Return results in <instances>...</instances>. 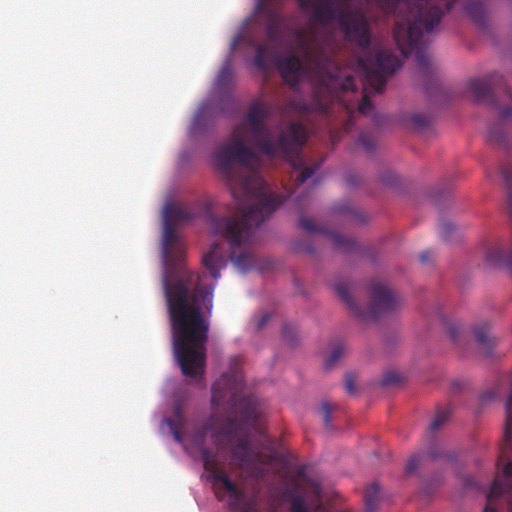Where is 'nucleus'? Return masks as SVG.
Returning <instances> with one entry per match:
<instances>
[{"mask_svg": "<svg viewBox=\"0 0 512 512\" xmlns=\"http://www.w3.org/2000/svg\"><path fill=\"white\" fill-rule=\"evenodd\" d=\"M282 335L285 340H287L290 343H293L296 339V330L292 325L285 324L282 329Z\"/></svg>", "mask_w": 512, "mask_h": 512, "instance_id": "obj_32", "label": "nucleus"}, {"mask_svg": "<svg viewBox=\"0 0 512 512\" xmlns=\"http://www.w3.org/2000/svg\"><path fill=\"white\" fill-rule=\"evenodd\" d=\"M299 226L308 233H317L326 236L332 242L334 249L338 251L348 253L357 249V243L353 238L345 237L337 232L331 231L324 225L315 224L309 217H300Z\"/></svg>", "mask_w": 512, "mask_h": 512, "instance_id": "obj_12", "label": "nucleus"}, {"mask_svg": "<svg viewBox=\"0 0 512 512\" xmlns=\"http://www.w3.org/2000/svg\"><path fill=\"white\" fill-rule=\"evenodd\" d=\"M379 494H380V487L378 484L373 483L367 488L365 495H364L367 512H375V510L377 508Z\"/></svg>", "mask_w": 512, "mask_h": 512, "instance_id": "obj_20", "label": "nucleus"}, {"mask_svg": "<svg viewBox=\"0 0 512 512\" xmlns=\"http://www.w3.org/2000/svg\"><path fill=\"white\" fill-rule=\"evenodd\" d=\"M358 142L362 145V147L368 152L372 153L376 147V141L370 135L365 133H361L358 137Z\"/></svg>", "mask_w": 512, "mask_h": 512, "instance_id": "obj_28", "label": "nucleus"}, {"mask_svg": "<svg viewBox=\"0 0 512 512\" xmlns=\"http://www.w3.org/2000/svg\"><path fill=\"white\" fill-rule=\"evenodd\" d=\"M295 38L298 47V54L291 53L285 57H276L275 62L283 79L292 87L296 86L300 79L307 73H316L323 78V88L329 90L325 99H320L318 92L315 93V109L320 114H326L330 102L334 98H340L331 89L340 90V93L356 92L357 86L352 75H343L337 62L327 55L323 45L318 40L316 33L312 30L297 29Z\"/></svg>", "mask_w": 512, "mask_h": 512, "instance_id": "obj_4", "label": "nucleus"}, {"mask_svg": "<svg viewBox=\"0 0 512 512\" xmlns=\"http://www.w3.org/2000/svg\"><path fill=\"white\" fill-rule=\"evenodd\" d=\"M411 121L418 127H425L428 125V118L421 114H414L411 117Z\"/></svg>", "mask_w": 512, "mask_h": 512, "instance_id": "obj_34", "label": "nucleus"}, {"mask_svg": "<svg viewBox=\"0 0 512 512\" xmlns=\"http://www.w3.org/2000/svg\"><path fill=\"white\" fill-rule=\"evenodd\" d=\"M468 17L479 27L484 28L487 24V10L480 0H469L464 6Z\"/></svg>", "mask_w": 512, "mask_h": 512, "instance_id": "obj_15", "label": "nucleus"}, {"mask_svg": "<svg viewBox=\"0 0 512 512\" xmlns=\"http://www.w3.org/2000/svg\"><path fill=\"white\" fill-rule=\"evenodd\" d=\"M195 217L186 205L166 204L161 250L173 352L182 373L190 377L204 372L214 290L212 285L204 283L206 275L184 265V250L176 226Z\"/></svg>", "mask_w": 512, "mask_h": 512, "instance_id": "obj_1", "label": "nucleus"}, {"mask_svg": "<svg viewBox=\"0 0 512 512\" xmlns=\"http://www.w3.org/2000/svg\"><path fill=\"white\" fill-rule=\"evenodd\" d=\"M420 460H421V454L412 455L406 464V472L414 473L419 466Z\"/></svg>", "mask_w": 512, "mask_h": 512, "instance_id": "obj_31", "label": "nucleus"}, {"mask_svg": "<svg viewBox=\"0 0 512 512\" xmlns=\"http://www.w3.org/2000/svg\"><path fill=\"white\" fill-rule=\"evenodd\" d=\"M374 2L385 14L396 15L400 8L405 10L401 19L395 22L393 38L405 58L415 54V61L426 79L425 91L433 96L428 85L431 84L438 89V79L431 60L424 51L422 38L424 32H431L440 23L443 11L439 7H430L428 11L423 12L417 5H412V0H374Z\"/></svg>", "mask_w": 512, "mask_h": 512, "instance_id": "obj_6", "label": "nucleus"}, {"mask_svg": "<svg viewBox=\"0 0 512 512\" xmlns=\"http://www.w3.org/2000/svg\"><path fill=\"white\" fill-rule=\"evenodd\" d=\"M291 512H308L304 500L301 497H294L292 499Z\"/></svg>", "mask_w": 512, "mask_h": 512, "instance_id": "obj_33", "label": "nucleus"}, {"mask_svg": "<svg viewBox=\"0 0 512 512\" xmlns=\"http://www.w3.org/2000/svg\"><path fill=\"white\" fill-rule=\"evenodd\" d=\"M429 455H430L432 458H438V457H440V456H441V454H440V453L435 452L434 450H430V451H429Z\"/></svg>", "mask_w": 512, "mask_h": 512, "instance_id": "obj_42", "label": "nucleus"}, {"mask_svg": "<svg viewBox=\"0 0 512 512\" xmlns=\"http://www.w3.org/2000/svg\"><path fill=\"white\" fill-rule=\"evenodd\" d=\"M345 388H346V391L349 394H354L355 393L354 379H353V376L350 375V374L346 375V378H345Z\"/></svg>", "mask_w": 512, "mask_h": 512, "instance_id": "obj_36", "label": "nucleus"}, {"mask_svg": "<svg viewBox=\"0 0 512 512\" xmlns=\"http://www.w3.org/2000/svg\"><path fill=\"white\" fill-rule=\"evenodd\" d=\"M299 5L302 9L307 10L309 6L313 4V0H298Z\"/></svg>", "mask_w": 512, "mask_h": 512, "instance_id": "obj_39", "label": "nucleus"}, {"mask_svg": "<svg viewBox=\"0 0 512 512\" xmlns=\"http://www.w3.org/2000/svg\"><path fill=\"white\" fill-rule=\"evenodd\" d=\"M359 64L364 69L365 81L358 111L367 115L373 109L369 93H382L386 87L387 77L402 66V61L389 50H380L375 56L360 59Z\"/></svg>", "mask_w": 512, "mask_h": 512, "instance_id": "obj_8", "label": "nucleus"}, {"mask_svg": "<svg viewBox=\"0 0 512 512\" xmlns=\"http://www.w3.org/2000/svg\"><path fill=\"white\" fill-rule=\"evenodd\" d=\"M207 433V427L196 431L193 435V443L199 449L204 468L209 472V479L222 485L228 493V505L231 509L239 507L248 497L229 477V475L220 467L218 457L209 448L205 447L204 440Z\"/></svg>", "mask_w": 512, "mask_h": 512, "instance_id": "obj_11", "label": "nucleus"}, {"mask_svg": "<svg viewBox=\"0 0 512 512\" xmlns=\"http://www.w3.org/2000/svg\"><path fill=\"white\" fill-rule=\"evenodd\" d=\"M500 80H502V76L494 73L483 78L470 80L468 88L474 95L476 101H488L493 107L499 110L500 121L488 126L487 141L491 145L506 148L507 135L504 121L512 116V94L509 90L505 89V95L509 101L505 106H500L495 101L492 90L494 85Z\"/></svg>", "mask_w": 512, "mask_h": 512, "instance_id": "obj_9", "label": "nucleus"}, {"mask_svg": "<svg viewBox=\"0 0 512 512\" xmlns=\"http://www.w3.org/2000/svg\"><path fill=\"white\" fill-rule=\"evenodd\" d=\"M204 266L211 272L212 277L217 280L220 278V270L226 266V257L220 247V244L214 242L210 250L202 257Z\"/></svg>", "mask_w": 512, "mask_h": 512, "instance_id": "obj_14", "label": "nucleus"}, {"mask_svg": "<svg viewBox=\"0 0 512 512\" xmlns=\"http://www.w3.org/2000/svg\"><path fill=\"white\" fill-rule=\"evenodd\" d=\"M216 168L226 179L236 201L241 218L214 216L206 205V218L213 234L220 236L229 246V258L240 271L250 270L255 259L246 246L252 242L255 229L280 207L287 195L269 190L267 182L252 167L257 161L253 150L245 143L244 133L238 126L230 140L213 153Z\"/></svg>", "mask_w": 512, "mask_h": 512, "instance_id": "obj_2", "label": "nucleus"}, {"mask_svg": "<svg viewBox=\"0 0 512 512\" xmlns=\"http://www.w3.org/2000/svg\"><path fill=\"white\" fill-rule=\"evenodd\" d=\"M333 407L328 402H323L320 407V413L323 418V422L326 428L331 427V415H332Z\"/></svg>", "mask_w": 512, "mask_h": 512, "instance_id": "obj_30", "label": "nucleus"}, {"mask_svg": "<svg viewBox=\"0 0 512 512\" xmlns=\"http://www.w3.org/2000/svg\"><path fill=\"white\" fill-rule=\"evenodd\" d=\"M175 420L173 419H167L166 422L170 428V431L174 437V440L178 443L183 442V436L181 434V426L184 422V416L181 412V409L179 407L175 408Z\"/></svg>", "mask_w": 512, "mask_h": 512, "instance_id": "obj_17", "label": "nucleus"}, {"mask_svg": "<svg viewBox=\"0 0 512 512\" xmlns=\"http://www.w3.org/2000/svg\"><path fill=\"white\" fill-rule=\"evenodd\" d=\"M297 202H298V203H300V202H301V196H299V197L297 198Z\"/></svg>", "mask_w": 512, "mask_h": 512, "instance_id": "obj_43", "label": "nucleus"}, {"mask_svg": "<svg viewBox=\"0 0 512 512\" xmlns=\"http://www.w3.org/2000/svg\"><path fill=\"white\" fill-rule=\"evenodd\" d=\"M349 0H337L334 7L333 0H313L308 7L312 9V20L328 25L337 21L345 38L361 48H368L371 44V30L366 14L360 8L347 9Z\"/></svg>", "mask_w": 512, "mask_h": 512, "instance_id": "obj_7", "label": "nucleus"}, {"mask_svg": "<svg viewBox=\"0 0 512 512\" xmlns=\"http://www.w3.org/2000/svg\"><path fill=\"white\" fill-rule=\"evenodd\" d=\"M271 113L272 106L269 103L262 100L252 101L245 117L249 141L264 155L277 156L288 161L298 172L296 183L303 184L315 174L322 162L308 166L300 154L307 141V130L300 122H290L277 138H272L266 123Z\"/></svg>", "mask_w": 512, "mask_h": 512, "instance_id": "obj_5", "label": "nucleus"}, {"mask_svg": "<svg viewBox=\"0 0 512 512\" xmlns=\"http://www.w3.org/2000/svg\"><path fill=\"white\" fill-rule=\"evenodd\" d=\"M419 259L422 263H428L429 260H430V252L429 251H424L420 254L419 256Z\"/></svg>", "mask_w": 512, "mask_h": 512, "instance_id": "obj_38", "label": "nucleus"}, {"mask_svg": "<svg viewBox=\"0 0 512 512\" xmlns=\"http://www.w3.org/2000/svg\"><path fill=\"white\" fill-rule=\"evenodd\" d=\"M257 10L262 11L267 19H268V25L266 28V32L268 37L274 38L277 33L278 28V16L275 12H273L270 8H265L262 3H258Z\"/></svg>", "mask_w": 512, "mask_h": 512, "instance_id": "obj_19", "label": "nucleus"}, {"mask_svg": "<svg viewBox=\"0 0 512 512\" xmlns=\"http://www.w3.org/2000/svg\"><path fill=\"white\" fill-rule=\"evenodd\" d=\"M501 174L506 184L508 205L512 213V167L503 166L501 168Z\"/></svg>", "mask_w": 512, "mask_h": 512, "instance_id": "obj_26", "label": "nucleus"}, {"mask_svg": "<svg viewBox=\"0 0 512 512\" xmlns=\"http://www.w3.org/2000/svg\"><path fill=\"white\" fill-rule=\"evenodd\" d=\"M451 411L449 408L440 409L433 417L429 429L432 432L437 431L449 419Z\"/></svg>", "mask_w": 512, "mask_h": 512, "instance_id": "obj_24", "label": "nucleus"}, {"mask_svg": "<svg viewBox=\"0 0 512 512\" xmlns=\"http://www.w3.org/2000/svg\"><path fill=\"white\" fill-rule=\"evenodd\" d=\"M412 5H417L423 12L428 11L430 7H439L443 11L444 15L446 11H449L452 8L454 1H446L445 3L441 2L433 4L428 0H412Z\"/></svg>", "mask_w": 512, "mask_h": 512, "instance_id": "obj_22", "label": "nucleus"}, {"mask_svg": "<svg viewBox=\"0 0 512 512\" xmlns=\"http://www.w3.org/2000/svg\"><path fill=\"white\" fill-rule=\"evenodd\" d=\"M238 364L239 359L233 358L230 372L223 373L212 385V405L218 408L227 404L231 414L211 417V437L218 450L231 449L232 463L248 478L262 481L277 460V455L263 451L271 449L270 440H265L262 448L252 445L250 433L254 431L261 435L263 428L256 400L252 396L242 395L244 380L238 371Z\"/></svg>", "mask_w": 512, "mask_h": 512, "instance_id": "obj_3", "label": "nucleus"}, {"mask_svg": "<svg viewBox=\"0 0 512 512\" xmlns=\"http://www.w3.org/2000/svg\"><path fill=\"white\" fill-rule=\"evenodd\" d=\"M273 57L270 53L268 47L266 45H257L256 46V55L254 58V65L262 70H265L268 68L270 63L272 62Z\"/></svg>", "mask_w": 512, "mask_h": 512, "instance_id": "obj_18", "label": "nucleus"}, {"mask_svg": "<svg viewBox=\"0 0 512 512\" xmlns=\"http://www.w3.org/2000/svg\"><path fill=\"white\" fill-rule=\"evenodd\" d=\"M241 39V36L240 35H237L233 38L232 42H231V50H234L236 45L238 44V42L240 41Z\"/></svg>", "mask_w": 512, "mask_h": 512, "instance_id": "obj_41", "label": "nucleus"}, {"mask_svg": "<svg viewBox=\"0 0 512 512\" xmlns=\"http://www.w3.org/2000/svg\"><path fill=\"white\" fill-rule=\"evenodd\" d=\"M232 81L233 72L231 69L230 60H227L217 76L216 85L220 89H226L232 84Z\"/></svg>", "mask_w": 512, "mask_h": 512, "instance_id": "obj_21", "label": "nucleus"}, {"mask_svg": "<svg viewBox=\"0 0 512 512\" xmlns=\"http://www.w3.org/2000/svg\"><path fill=\"white\" fill-rule=\"evenodd\" d=\"M270 320V314L265 313L257 320V329H262Z\"/></svg>", "mask_w": 512, "mask_h": 512, "instance_id": "obj_37", "label": "nucleus"}, {"mask_svg": "<svg viewBox=\"0 0 512 512\" xmlns=\"http://www.w3.org/2000/svg\"><path fill=\"white\" fill-rule=\"evenodd\" d=\"M447 329L450 339L455 343L456 346L462 348L466 344V336L464 335L461 326L452 323L448 325Z\"/></svg>", "mask_w": 512, "mask_h": 512, "instance_id": "obj_23", "label": "nucleus"}, {"mask_svg": "<svg viewBox=\"0 0 512 512\" xmlns=\"http://www.w3.org/2000/svg\"><path fill=\"white\" fill-rule=\"evenodd\" d=\"M439 233L443 240L450 241L453 239L454 234L457 232V227L448 220H443L439 223Z\"/></svg>", "mask_w": 512, "mask_h": 512, "instance_id": "obj_25", "label": "nucleus"}, {"mask_svg": "<svg viewBox=\"0 0 512 512\" xmlns=\"http://www.w3.org/2000/svg\"><path fill=\"white\" fill-rule=\"evenodd\" d=\"M256 506L257 498L256 496H251L243 501L239 507H235L233 510H238L240 512H256Z\"/></svg>", "mask_w": 512, "mask_h": 512, "instance_id": "obj_29", "label": "nucleus"}, {"mask_svg": "<svg viewBox=\"0 0 512 512\" xmlns=\"http://www.w3.org/2000/svg\"><path fill=\"white\" fill-rule=\"evenodd\" d=\"M508 457H509L508 452H506V450H505V449H503V450L501 451V453H500L499 460H498V464H500V463H502V462L506 461V460L508 459Z\"/></svg>", "mask_w": 512, "mask_h": 512, "instance_id": "obj_40", "label": "nucleus"}, {"mask_svg": "<svg viewBox=\"0 0 512 512\" xmlns=\"http://www.w3.org/2000/svg\"><path fill=\"white\" fill-rule=\"evenodd\" d=\"M474 334L484 355L490 356L492 354L496 342L495 339L490 336L488 324L485 323L483 325L475 327Z\"/></svg>", "mask_w": 512, "mask_h": 512, "instance_id": "obj_16", "label": "nucleus"}, {"mask_svg": "<svg viewBox=\"0 0 512 512\" xmlns=\"http://www.w3.org/2000/svg\"><path fill=\"white\" fill-rule=\"evenodd\" d=\"M512 461L505 464L503 469V477L496 476L490 490L487 494V505L484 512H496L493 507V501L499 497H504L509 505V511L512 512Z\"/></svg>", "mask_w": 512, "mask_h": 512, "instance_id": "obj_13", "label": "nucleus"}, {"mask_svg": "<svg viewBox=\"0 0 512 512\" xmlns=\"http://www.w3.org/2000/svg\"><path fill=\"white\" fill-rule=\"evenodd\" d=\"M344 346L342 343L336 344L330 354L328 355L325 365L327 368H331L343 355Z\"/></svg>", "mask_w": 512, "mask_h": 512, "instance_id": "obj_27", "label": "nucleus"}, {"mask_svg": "<svg viewBox=\"0 0 512 512\" xmlns=\"http://www.w3.org/2000/svg\"><path fill=\"white\" fill-rule=\"evenodd\" d=\"M335 291L339 298L347 305L350 312L361 320H376L380 315L394 311L400 304L399 297L387 286L378 282H372L370 287V304L362 309L349 293L346 283L335 285Z\"/></svg>", "mask_w": 512, "mask_h": 512, "instance_id": "obj_10", "label": "nucleus"}, {"mask_svg": "<svg viewBox=\"0 0 512 512\" xmlns=\"http://www.w3.org/2000/svg\"><path fill=\"white\" fill-rule=\"evenodd\" d=\"M399 382V376L395 373H387L382 380V384L387 386Z\"/></svg>", "mask_w": 512, "mask_h": 512, "instance_id": "obj_35", "label": "nucleus"}]
</instances>
